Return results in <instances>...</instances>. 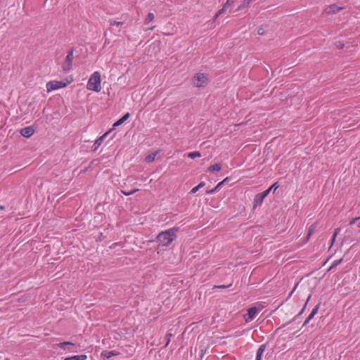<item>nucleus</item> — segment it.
I'll return each mask as SVG.
<instances>
[{
  "mask_svg": "<svg viewBox=\"0 0 360 360\" xmlns=\"http://www.w3.org/2000/svg\"><path fill=\"white\" fill-rule=\"evenodd\" d=\"M228 179V178L224 179L223 181H220L213 189L207 190V194H212L215 193L219 190V188L224 184V183Z\"/></svg>",
  "mask_w": 360,
  "mask_h": 360,
  "instance_id": "obj_12",
  "label": "nucleus"
},
{
  "mask_svg": "<svg viewBox=\"0 0 360 360\" xmlns=\"http://www.w3.org/2000/svg\"><path fill=\"white\" fill-rule=\"evenodd\" d=\"M342 260H343V259L341 258L340 259H337V260L333 261V264L330 266V267L329 268L328 271L332 269L333 268L337 266L338 265H339L342 262Z\"/></svg>",
  "mask_w": 360,
  "mask_h": 360,
  "instance_id": "obj_23",
  "label": "nucleus"
},
{
  "mask_svg": "<svg viewBox=\"0 0 360 360\" xmlns=\"http://www.w3.org/2000/svg\"><path fill=\"white\" fill-rule=\"evenodd\" d=\"M5 209V207L3 205H0V210H3Z\"/></svg>",
  "mask_w": 360,
  "mask_h": 360,
  "instance_id": "obj_39",
  "label": "nucleus"
},
{
  "mask_svg": "<svg viewBox=\"0 0 360 360\" xmlns=\"http://www.w3.org/2000/svg\"><path fill=\"white\" fill-rule=\"evenodd\" d=\"M158 154V151H155L154 153H152L148 155L145 158V161L148 163L153 162Z\"/></svg>",
  "mask_w": 360,
  "mask_h": 360,
  "instance_id": "obj_13",
  "label": "nucleus"
},
{
  "mask_svg": "<svg viewBox=\"0 0 360 360\" xmlns=\"http://www.w3.org/2000/svg\"><path fill=\"white\" fill-rule=\"evenodd\" d=\"M221 165L220 163H216L213 165H211L209 168H208V170L211 172H218L219 170L221 169Z\"/></svg>",
  "mask_w": 360,
  "mask_h": 360,
  "instance_id": "obj_16",
  "label": "nucleus"
},
{
  "mask_svg": "<svg viewBox=\"0 0 360 360\" xmlns=\"http://www.w3.org/2000/svg\"><path fill=\"white\" fill-rule=\"evenodd\" d=\"M358 226L360 228V222H359V224H358Z\"/></svg>",
  "mask_w": 360,
  "mask_h": 360,
  "instance_id": "obj_43",
  "label": "nucleus"
},
{
  "mask_svg": "<svg viewBox=\"0 0 360 360\" xmlns=\"http://www.w3.org/2000/svg\"><path fill=\"white\" fill-rule=\"evenodd\" d=\"M207 84V77L204 73H198L193 77V84L197 87H204Z\"/></svg>",
  "mask_w": 360,
  "mask_h": 360,
  "instance_id": "obj_4",
  "label": "nucleus"
},
{
  "mask_svg": "<svg viewBox=\"0 0 360 360\" xmlns=\"http://www.w3.org/2000/svg\"><path fill=\"white\" fill-rule=\"evenodd\" d=\"M257 33L259 34H264V30L262 27L259 28L258 30H257Z\"/></svg>",
  "mask_w": 360,
  "mask_h": 360,
  "instance_id": "obj_37",
  "label": "nucleus"
},
{
  "mask_svg": "<svg viewBox=\"0 0 360 360\" xmlns=\"http://www.w3.org/2000/svg\"><path fill=\"white\" fill-rule=\"evenodd\" d=\"M316 228V225L315 224H312V225H311L309 226V230H308V233H307V240H308L309 239L311 236L315 231Z\"/></svg>",
  "mask_w": 360,
  "mask_h": 360,
  "instance_id": "obj_19",
  "label": "nucleus"
},
{
  "mask_svg": "<svg viewBox=\"0 0 360 360\" xmlns=\"http://www.w3.org/2000/svg\"><path fill=\"white\" fill-rule=\"evenodd\" d=\"M269 191L266 190L264 191V192L262 193H260L259 194L264 198H265L268 195H269Z\"/></svg>",
  "mask_w": 360,
  "mask_h": 360,
  "instance_id": "obj_29",
  "label": "nucleus"
},
{
  "mask_svg": "<svg viewBox=\"0 0 360 360\" xmlns=\"http://www.w3.org/2000/svg\"><path fill=\"white\" fill-rule=\"evenodd\" d=\"M122 24H123V22H120V21H115V20L110 21V25L111 26H120V25H122Z\"/></svg>",
  "mask_w": 360,
  "mask_h": 360,
  "instance_id": "obj_27",
  "label": "nucleus"
},
{
  "mask_svg": "<svg viewBox=\"0 0 360 360\" xmlns=\"http://www.w3.org/2000/svg\"><path fill=\"white\" fill-rule=\"evenodd\" d=\"M230 285H215L214 287V288H229Z\"/></svg>",
  "mask_w": 360,
  "mask_h": 360,
  "instance_id": "obj_32",
  "label": "nucleus"
},
{
  "mask_svg": "<svg viewBox=\"0 0 360 360\" xmlns=\"http://www.w3.org/2000/svg\"><path fill=\"white\" fill-rule=\"evenodd\" d=\"M335 238H334V236H333V238H332V239H331V245H333V243H335Z\"/></svg>",
  "mask_w": 360,
  "mask_h": 360,
  "instance_id": "obj_38",
  "label": "nucleus"
},
{
  "mask_svg": "<svg viewBox=\"0 0 360 360\" xmlns=\"http://www.w3.org/2000/svg\"><path fill=\"white\" fill-rule=\"evenodd\" d=\"M87 356L85 354L75 355L70 357H67L65 360H86Z\"/></svg>",
  "mask_w": 360,
  "mask_h": 360,
  "instance_id": "obj_14",
  "label": "nucleus"
},
{
  "mask_svg": "<svg viewBox=\"0 0 360 360\" xmlns=\"http://www.w3.org/2000/svg\"><path fill=\"white\" fill-rule=\"evenodd\" d=\"M109 132L110 131L105 132L104 134H103L101 136H100L95 141L93 145L94 150H96L98 148V147L102 144L104 139L107 136Z\"/></svg>",
  "mask_w": 360,
  "mask_h": 360,
  "instance_id": "obj_8",
  "label": "nucleus"
},
{
  "mask_svg": "<svg viewBox=\"0 0 360 360\" xmlns=\"http://www.w3.org/2000/svg\"><path fill=\"white\" fill-rule=\"evenodd\" d=\"M129 117V112H127L126 114H124L120 119H119L117 121H116L112 127H118L120 125H121L122 124H123L128 118Z\"/></svg>",
  "mask_w": 360,
  "mask_h": 360,
  "instance_id": "obj_11",
  "label": "nucleus"
},
{
  "mask_svg": "<svg viewBox=\"0 0 360 360\" xmlns=\"http://www.w3.org/2000/svg\"><path fill=\"white\" fill-rule=\"evenodd\" d=\"M34 129L31 126L26 127L20 130V134L25 138H30L34 134Z\"/></svg>",
  "mask_w": 360,
  "mask_h": 360,
  "instance_id": "obj_6",
  "label": "nucleus"
},
{
  "mask_svg": "<svg viewBox=\"0 0 360 360\" xmlns=\"http://www.w3.org/2000/svg\"><path fill=\"white\" fill-rule=\"evenodd\" d=\"M319 308V304H317L316 306H315V307L311 311L310 314L308 316L309 317V319H313V317L317 314Z\"/></svg>",
  "mask_w": 360,
  "mask_h": 360,
  "instance_id": "obj_22",
  "label": "nucleus"
},
{
  "mask_svg": "<svg viewBox=\"0 0 360 360\" xmlns=\"http://www.w3.org/2000/svg\"><path fill=\"white\" fill-rule=\"evenodd\" d=\"M205 183L204 181H201L198 186L193 187L191 190L190 193H192V194L195 193L200 188H201L203 186H205Z\"/></svg>",
  "mask_w": 360,
  "mask_h": 360,
  "instance_id": "obj_18",
  "label": "nucleus"
},
{
  "mask_svg": "<svg viewBox=\"0 0 360 360\" xmlns=\"http://www.w3.org/2000/svg\"><path fill=\"white\" fill-rule=\"evenodd\" d=\"M278 187H279V185L278 184L277 182H276L270 188H271V189H274V191H276Z\"/></svg>",
  "mask_w": 360,
  "mask_h": 360,
  "instance_id": "obj_31",
  "label": "nucleus"
},
{
  "mask_svg": "<svg viewBox=\"0 0 360 360\" xmlns=\"http://www.w3.org/2000/svg\"><path fill=\"white\" fill-rule=\"evenodd\" d=\"M74 58V49L68 51L65 61L62 65L63 70L64 72H69L72 69V61Z\"/></svg>",
  "mask_w": 360,
  "mask_h": 360,
  "instance_id": "obj_3",
  "label": "nucleus"
},
{
  "mask_svg": "<svg viewBox=\"0 0 360 360\" xmlns=\"http://www.w3.org/2000/svg\"><path fill=\"white\" fill-rule=\"evenodd\" d=\"M155 16H154V14L153 13H149L146 19H145V24H148L150 22H151L153 19H154Z\"/></svg>",
  "mask_w": 360,
  "mask_h": 360,
  "instance_id": "obj_21",
  "label": "nucleus"
},
{
  "mask_svg": "<svg viewBox=\"0 0 360 360\" xmlns=\"http://www.w3.org/2000/svg\"><path fill=\"white\" fill-rule=\"evenodd\" d=\"M303 310H304V309H302L301 310L300 314H302V313L303 312Z\"/></svg>",
  "mask_w": 360,
  "mask_h": 360,
  "instance_id": "obj_42",
  "label": "nucleus"
},
{
  "mask_svg": "<svg viewBox=\"0 0 360 360\" xmlns=\"http://www.w3.org/2000/svg\"><path fill=\"white\" fill-rule=\"evenodd\" d=\"M228 8V7L224 4L222 8H221L220 10L218 11V12L216 13V15H214V19L215 20L216 18H217V17L221 14L223 12H224L226 9Z\"/></svg>",
  "mask_w": 360,
  "mask_h": 360,
  "instance_id": "obj_24",
  "label": "nucleus"
},
{
  "mask_svg": "<svg viewBox=\"0 0 360 360\" xmlns=\"http://www.w3.org/2000/svg\"><path fill=\"white\" fill-rule=\"evenodd\" d=\"M116 355H117V354L115 353L113 351L105 350V351L102 352V353H101V356H104L107 359H109L111 356H116Z\"/></svg>",
  "mask_w": 360,
  "mask_h": 360,
  "instance_id": "obj_17",
  "label": "nucleus"
},
{
  "mask_svg": "<svg viewBox=\"0 0 360 360\" xmlns=\"http://www.w3.org/2000/svg\"><path fill=\"white\" fill-rule=\"evenodd\" d=\"M172 335L171 333H167V335H166V336H167V343H166V345H165V347H167V346L169 345V342H170V338H171Z\"/></svg>",
  "mask_w": 360,
  "mask_h": 360,
  "instance_id": "obj_30",
  "label": "nucleus"
},
{
  "mask_svg": "<svg viewBox=\"0 0 360 360\" xmlns=\"http://www.w3.org/2000/svg\"><path fill=\"white\" fill-rule=\"evenodd\" d=\"M311 320V319H309V317L308 316L307 318V319L305 320V321L304 322L303 325H302V327H304V326H306L310 321Z\"/></svg>",
  "mask_w": 360,
  "mask_h": 360,
  "instance_id": "obj_35",
  "label": "nucleus"
},
{
  "mask_svg": "<svg viewBox=\"0 0 360 360\" xmlns=\"http://www.w3.org/2000/svg\"><path fill=\"white\" fill-rule=\"evenodd\" d=\"M178 227H173L165 231L160 233L157 237L158 240L163 246H168L176 238Z\"/></svg>",
  "mask_w": 360,
  "mask_h": 360,
  "instance_id": "obj_1",
  "label": "nucleus"
},
{
  "mask_svg": "<svg viewBox=\"0 0 360 360\" xmlns=\"http://www.w3.org/2000/svg\"><path fill=\"white\" fill-rule=\"evenodd\" d=\"M267 191H269V193H270V191L272 190L271 188H269L268 189H266Z\"/></svg>",
  "mask_w": 360,
  "mask_h": 360,
  "instance_id": "obj_41",
  "label": "nucleus"
},
{
  "mask_svg": "<svg viewBox=\"0 0 360 360\" xmlns=\"http://www.w3.org/2000/svg\"><path fill=\"white\" fill-rule=\"evenodd\" d=\"M257 314V309L255 307H251L248 310V319L246 321L252 320Z\"/></svg>",
  "mask_w": 360,
  "mask_h": 360,
  "instance_id": "obj_10",
  "label": "nucleus"
},
{
  "mask_svg": "<svg viewBox=\"0 0 360 360\" xmlns=\"http://www.w3.org/2000/svg\"><path fill=\"white\" fill-rule=\"evenodd\" d=\"M86 89L94 92H100L101 90V76L98 71L93 72L86 84Z\"/></svg>",
  "mask_w": 360,
  "mask_h": 360,
  "instance_id": "obj_2",
  "label": "nucleus"
},
{
  "mask_svg": "<svg viewBox=\"0 0 360 360\" xmlns=\"http://www.w3.org/2000/svg\"><path fill=\"white\" fill-rule=\"evenodd\" d=\"M236 0H227L224 4L229 8V6H233Z\"/></svg>",
  "mask_w": 360,
  "mask_h": 360,
  "instance_id": "obj_28",
  "label": "nucleus"
},
{
  "mask_svg": "<svg viewBox=\"0 0 360 360\" xmlns=\"http://www.w3.org/2000/svg\"><path fill=\"white\" fill-rule=\"evenodd\" d=\"M340 231V228H338L335 230V232H334V238H336L337 237V235L339 233V232Z\"/></svg>",
  "mask_w": 360,
  "mask_h": 360,
  "instance_id": "obj_33",
  "label": "nucleus"
},
{
  "mask_svg": "<svg viewBox=\"0 0 360 360\" xmlns=\"http://www.w3.org/2000/svg\"><path fill=\"white\" fill-rule=\"evenodd\" d=\"M67 86V84L61 81H51L46 84L47 92H51L61 88H64Z\"/></svg>",
  "mask_w": 360,
  "mask_h": 360,
  "instance_id": "obj_5",
  "label": "nucleus"
},
{
  "mask_svg": "<svg viewBox=\"0 0 360 360\" xmlns=\"http://www.w3.org/2000/svg\"><path fill=\"white\" fill-rule=\"evenodd\" d=\"M340 231V228H338L335 230V232H334V238H336L337 237V235L339 233V232Z\"/></svg>",
  "mask_w": 360,
  "mask_h": 360,
  "instance_id": "obj_34",
  "label": "nucleus"
},
{
  "mask_svg": "<svg viewBox=\"0 0 360 360\" xmlns=\"http://www.w3.org/2000/svg\"><path fill=\"white\" fill-rule=\"evenodd\" d=\"M342 9V7L338 6L336 4H332V5H330L329 6H328L325 9V13L328 15L333 14V13L338 12L339 11H340Z\"/></svg>",
  "mask_w": 360,
  "mask_h": 360,
  "instance_id": "obj_7",
  "label": "nucleus"
},
{
  "mask_svg": "<svg viewBox=\"0 0 360 360\" xmlns=\"http://www.w3.org/2000/svg\"><path fill=\"white\" fill-rule=\"evenodd\" d=\"M139 189L138 188H136V189H134V190H131L130 191H121V192L126 196H128V195H132L134 194V193H136V191H138Z\"/></svg>",
  "mask_w": 360,
  "mask_h": 360,
  "instance_id": "obj_25",
  "label": "nucleus"
},
{
  "mask_svg": "<svg viewBox=\"0 0 360 360\" xmlns=\"http://www.w3.org/2000/svg\"><path fill=\"white\" fill-rule=\"evenodd\" d=\"M357 219H359V218H356V219H352V221H350V222L349 223V226L353 225V224L356 222V221Z\"/></svg>",
  "mask_w": 360,
  "mask_h": 360,
  "instance_id": "obj_36",
  "label": "nucleus"
},
{
  "mask_svg": "<svg viewBox=\"0 0 360 360\" xmlns=\"http://www.w3.org/2000/svg\"><path fill=\"white\" fill-rule=\"evenodd\" d=\"M297 284L295 286V288H293L292 291V292H290V295L292 294V292H294V290H295V288H296V286H297Z\"/></svg>",
  "mask_w": 360,
  "mask_h": 360,
  "instance_id": "obj_40",
  "label": "nucleus"
},
{
  "mask_svg": "<svg viewBox=\"0 0 360 360\" xmlns=\"http://www.w3.org/2000/svg\"><path fill=\"white\" fill-rule=\"evenodd\" d=\"M200 156H201V154L198 151H194V152H192V153H189L188 154V157L190 158H192V159H194L195 158H200Z\"/></svg>",
  "mask_w": 360,
  "mask_h": 360,
  "instance_id": "obj_20",
  "label": "nucleus"
},
{
  "mask_svg": "<svg viewBox=\"0 0 360 360\" xmlns=\"http://www.w3.org/2000/svg\"><path fill=\"white\" fill-rule=\"evenodd\" d=\"M74 344L71 342H60L58 345V346L61 348V349H63L65 347V345H73Z\"/></svg>",
  "mask_w": 360,
  "mask_h": 360,
  "instance_id": "obj_26",
  "label": "nucleus"
},
{
  "mask_svg": "<svg viewBox=\"0 0 360 360\" xmlns=\"http://www.w3.org/2000/svg\"><path fill=\"white\" fill-rule=\"evenodd\" d=\"M264 199V198L259 193L257 194L253 200V208L260 206L262 204Z\"/></svg>",
  "mask_w": 360,
  "mask_h": 360,
  "instance_id": "obj_9",
  "label": "nucleus"
},
{
  "mask_svg": "<svg viewBox=\"0 0 360 360\" xmlns=\"http://www.w3.org/2000/svg\"><path fill=\"white\" fill-rule=\"evenodd\" d=\"M266 349V346L264 345H262L259 347L257 352V356H256V360H261L262 356Z\"/></svg>",
  "mask_w": 360,
  "mask_h": 360,
  "instance_id": "obj_15",
  "label": "nucleus"
}]
</instances>
